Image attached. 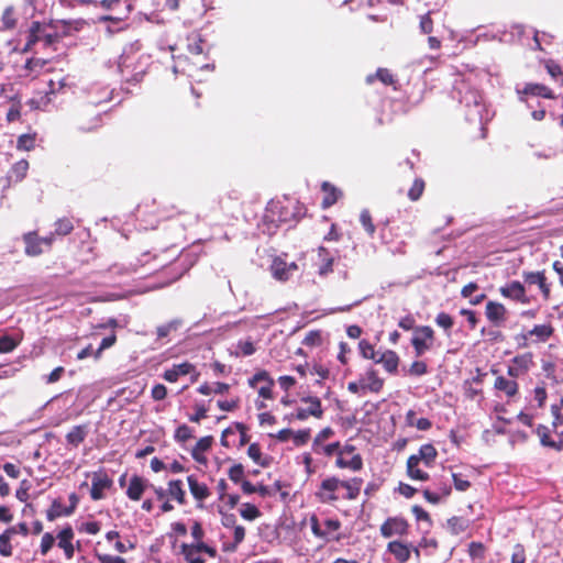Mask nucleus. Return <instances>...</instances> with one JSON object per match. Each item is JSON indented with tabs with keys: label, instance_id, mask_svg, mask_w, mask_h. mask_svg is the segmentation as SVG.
Wrapping results in <instances>:
<instances>
[{
	"label": "nucleus",
	"instance_id": "obj_4",
	"mask_svg": "<svg viewBox=\"0 0 563 563\" xmlns=\"http://www.w3.org/2000/svg\"><path fill=\"white\" fill-rule=\"evenodd\" d=\"M435 332L430 325H419L410 340L416 357H421L424 353L433 349Z\"/></svg>",
	"mask_w": 563,
	"mask_h": 563
},
{
	"label": "nucleus",
	"instance_id": "obj_6",
	"mask_svg": "<svg viewBox=\"0 0 563 563\" xmlns=\"http://www.w3.org/2000/svg\"><path fill=\"white\" fill-rule=\"evenodd\" d=\"M323 413L321 400L318 397H303L291 417L298 420H307L309 418L321 419Z\"/></svg>",
	"mask_w": 563,
	"mask_h": 563
},
{
	"label": "nucleus",
	"instance_id": "obj_59",
	"mask_svg": "<svg viewBox=\"0 0 563 563\" xmlns=\"http://www.w3.org/2000/svg\"><path fill=\"white\" fill-rule=\"evenodd\" d=\"M2 23H3V27L7 30H12L16 26V19L14 16V10L12 8H7L3 11Z\"/></svg>",
	"mask_w": 563,
	"mask_h": 563
},
{
	"label": "nucleus",
	"instance_id": "obj_45",
	"mask_svg": "<svg viewBox=\"0 0 563 563\" xmlns=\"http://www.w3.org/2000/svg\"><path fill=\"white\" fill-rule=\"evenodd\" d=\"M449 530L451 533L457 536L468 528V520L462 517H452L446 522Z\"/></svg>",
	"mask_w": 563,
	"mask_h": 563
},
{
	"label": "nucleus",
	"instance_id": "obj_57",
	"mask_svg": "<svg viewBox=\"0 0 563 563\" xmlns=\"http://www.w3.org/2000/svg\"><path fill=\"white\" fill-rule=\"evenodd\" d=\"M35 146V135L22 134L18 137L16 147L19 150L31 151Z\"/></svg>",
	"mask_w": 563,
	"mask_h": 563
},
{
	"label": "nucleus",
	"instance_id": "obj_36",
	"mask_svg": "<svg viewBox=\"0 0 563 563\" xmlns=\"http://www.w3.org/2000/svg\"><path fill=\"white\" fill-rule=\"evenodd\" d=\"M147 486H148L147 481L135 475L130 479V484L126 489V496L132 500H139V499H141V497Z\"/></svg>",
	"mask_w": 563,
	"mask_h": 563
},
{
	"label": "nucleus",
	"instance_id": "obj_5",
	"mask_svg": "<svg viewBox=\"0 0 563 563\" xmlns=\"http://www.w3.org/2000/svg\"><path fill=\"white\" fill-rule=\"evenodd\" d=\"M249 427L247 424H229L222 431L221 444L227 448H241L249 441Z\"/></svg>",
	"mask_w": 563,
	"mask_h": 563
},
{
	"label": "nucleus",
	"instance_id": "obj_23",
	"mask_svg": "<svg viewBox=\"0 0 563 563\" xmlns=\"http://www.w3.org/2000/svg\"><path fill=\"white\" fill-rule=\"evenodd\" d=\"M525 282L529 285H538L540 288L543 299L549 300L551 295L550 285L547 282V277L543 272H529L523 273Z\"/></svg>",
	"mask_w": 563,
	"mask_h": 563
},
{
	"label": "nucleus",
	"instance_id": "obj_58",
	"mask_svg": "<svg viewBox=\"0 0 563 563\" xmlns=\"http://www.w3.org/2000/svg\"><path fill=\"white\" fill-rule=\"evenodd\" d=\"M85 438V431L80 424L73 428L70 432L67 433V441L73 445H78Z\"/></svg>",
	"mask_w": 563,
	"mask_h": 563
},
{
	"label": "nucleus",
	"instance_id": "obj_47",
	"mask_svg": "<svg viewBox=\"0 0 563 563\" xmlns=\"http://www.w3.org/2000/svg\"><path fill=\"white\" fill-rule=\"evenodd\" d=\"M424 188H426V183L423 179H421V178L415 179L410 189L408 190V198L411 201L419 200L424 191Z\"/></svg>",
	"mask_w": 563,
	"mask_h": 563
},
{
	"label": "nucleus",
	"instance_id": "obj_56",
	"mask_svg": "<svg viewBox=\"0 0 563 563\" xmlns=\"http://www.w3.org/2000/svg\"><path fill=\"white\" fill-rule=\"evenodd\" d=\"M245 538V529L242 526H235L233 528V543L225 547L228 551H235L238 545L244 541Z\"/></svg>",
	"mask_w": 563,
	"mask_h": 563
},
{
	"label": "nucleus",
	"instance_id": "obj_37",
	"mask_svg": "<svg viewBox=\"0 0 563 563\" xmlns=\"http://www.w3.org/2000/svg\"><path fill=\"white\" fill-rule=\"evenodd\" d=\"M554 333V328L551 323L536 324L529 330L530 336H534L533 342L543 343L547 342Z\"/></svg>",
	"mask_w": 563,
	"mask_h": 563
},
{
	"label": "nucleus",
	"instance_id": "obj_49",
	"mask_svg": "<svg viewBox=\"0 0 563 563\" xmlns=\"http://www.w3.org/2000/svg\"><path fill=\"white\" fill-rule=\"evenodd\" d=\"M360 222L364 230L367 232V234L369 236H373L376 231V227L373 222L372 214L367 209L362 210L360 214Z\"/></svg>",
	"mask_w": 563,
	"mask_h": 563
},
{
	"label": "nucleus",
	"instance_id": "obj_35",
	"mask_svg": "<svg viewBox=\"0 0 563 563\" xmlns=\"http://www.w3.org/2000/svg\"><path fill=\"white\" fill-rule=\"evenodd\" d=\"M362 383L365 385L366 390L372 393H379L384 386V379L378 376V373L371 368L364 376L361 377Z\"/></svg>",
	"mask_w": 563,
	"mask_h": 563
},
{
	"label": "nucleus",
	"instance_id": "obj_51",
	"mask_svg": "<svg viewBox=\"0 0 563 563\" xmlns=\"http://www.w3.org/2000/svg\"><path fill=\"white\" fill-rule=\"evenodd\" d=\"M428 373V364L422 360H416L413 361L409 368L408 374L410 376L420 377Z\"/></svg>",
	"mask_w": 563,
	"mask_h": 563
},
{
	"label": "nucleus",
	"instance_id": "obj_32",
	"mask_svg": "<svg viewBox=\"0 0 563 563\" xmlns=\"http://www.w3.org/2000/svg\"><path fill=\"white\" fill-rule=\"evenodd\" d=\"M387 551L393 554L398 563H406L410 559L411 548L401 541H390Z\"/></svg>",
	"mask_w": 563,
	"mask_h": 563
},
{
	"label": "nucleus",
	"instance_id": "obj_25",
	"mask_svg": "<svg viewBox=\"0 0 563 563\" xmlns=\"http://www.w3.org/2000/svg\"><path fill=\"white\" fill-rule=\"evenodd\" d=\"M318 274L321 277L328 276L333 272L334 257L331 255L330 251L324 246H319L318 250Z\"/></svg>",
	"mask_w": 563,
	"mask_h": 563
},
{
	"label": "nucleus",
	"instance_id": "obj_3",
	"mask_svg": "<svg viewBox=\"0 0 563 563\" xmlns=\"http://www.w3.org/2000/svg\"><path fill=\"white\" fill-rule=\"evenodd\" d=\"M271 212L277 216V221L280 223H289L291 221H299L307 214V208L300 201L295 199H285L273 203Z\"/></svg>",
	"mask_w": 563,
	"mask_h": 563
},
{
	"label": "nucleus",
	"instance_id": "obj_29",
	"mask_svg": "<svg viewBox=\"0 0 563 563\" xmlns=\"http://www.w3.org/2000/svg\"><path fill=\"white\" fill-rule=\"evenodd\" d=\"M213 438L211 435L202 437L197 441L195 446L191 449L192 459L199 464H207V457L205 453L211 448Z\"/></svg>",
	"mask_w": 563,
	"mask_h": 563
},
{
	"label": "nucleus",
	"instance_id": "obj_40",
	"mask_svg": "<svg viewBox=\"0 0 563 563\" xmlns=\"http://www.w3.org/2000/svg\"><path fill=\"white\" fill-rule=\"evenodd\" d=\"M362 483L361 478L343 481L342 499H355L361 492Z\"/></svg>",
	"mask_w": 563,
	"mask_h": 563
},
{
	"label": "nucleus",
	"instance_id": "obj_48",
	"mask_svg": "<svg viewBox=\"0 0 563 563\" xmlns=\"http://www.w3.org/2000/svg\"><path fill=\"white\" fill-rule=\"evenodd\" d=\"M358 349L361 352V355L366 360L376 361L378 353L374 349V345L371 344L367 340H361L358 342Z\"/></svg>",
	"mask_w": 563,
	"mask_h": 563
},
{
	"label": "nucleus",
	"instance_id": "obj_8",
	"mask_svg": "<svg viewBox=\"0 0 563 563\" xmlns=\"http://www.w3.org/2000/svg\"><path fill=\"white\" fill-rule=\"evenodd\" d=\"M343 481L336 477L323 479L317 492V497L322 503H333L342 499Z\"/></svg>",
	"mask_w": 563,
	"mask_h": 563
},
{
	"label": "nucleus",
	"instance_id": "obj_10",
	"mask_svg": "<svg viewBox=\"0 0 563 563\" xmlns=\"http://www.w3.org/2000/svg\"><path fill=\"white\" fill-rule=\"evenodd\" d=\"M298 269V265L295 262L287 263L280 256H275L269 266L272 276L279 282H287Z\"/></svg>",
	"mask_w": 563,
	"mask_h": 563
},
{
	"label": "nucleus",
	"instance_id": "obj_52",
	"mask_svg": "<svg viewBox=\"0 0 563 563\" xmlns=\"http://www.w3.org/2000/svg\"><path fill=\"white\" fill-rule=\"evenodd\" d=\"M74 230V224L70 219L63 218L55 222V233L57 235H68Z\"/></svg>",
	"mask_w": 563,
	"mask_h": 563
},
{
	"label": "nucleus",
	"instance_id": "obj_43",
	"mask_svg": "<svg viewBox=\"0 0 563 563\" xmlns=\"http://www.w3.org/2000/svg\"><path fill=\"white\" fill-rule=\"evenodd\" d=\"M451 494V487L448 484H443L439 487L437 492H432L430 489L423 490V496L430 504L437 505L441 501L443 497H446Z\"/></svg>",
	"mask_w": 563,
	"mask_h": 563
},
{
	"label": "nucleus",
	"instance_id": "obj_16",
	"mask_svg": "<svg viewBox=\"0 0 563 563\" xmlns=\"http://www.w3.org/2000/svg\"><path fill=\"white\" fill-rule=\"evenodd\" d=\"M112 479L106 473H93L90 489L91 499H102L104 497V492L109 489L112 486Z\"/></svg>",
	"mask_w": 563,
	"mask_h": 563
},
{
	"label": "nucleus",
	"instance_id": "obj_7",
	"mask_svg": "<svg viewBox=\"0 0 563 563\" xmlns=\"http://www.w3.org/2000/svg\"><path fill=\"white\" fill-rule=\"evenodd\" d=\"M180 553L186 563H205L203 554H208L211 558L217 556V550L203 542L183 543L180 545Z\"/></svg>",
	"mask_w": 563,
	"mask_h": 563
},
{
	"label": "nucleus",
	"instance_id": "obj_12",
	"mask_svg": "<svg viewBox=\"0 0 563 563\" xmlns=\"http://www.w3.org/2000/svg\"><path fill=\"white\" fill-rule=\"evenodd\" d=\"M408 522L401 517H390L380 526V534L384 538L394 536H406L408 533Z\"/></svg>",
	"mask_w": 563,
	"mask_h": 563
},
{
	"label": "nucleus",
	"instance_id": "obj_27",
	"mask_svg": "<svg viewBox=\"0 0 563 563\" xmlns=\"http://www.w3.org/2000/svg\"><path fill=\"white\" fill-rule=\"evenodd\" d=\"M321 190L323 192V198L321 201L322 209H328L332 207L338 200L342 197V191L332 185L329 181H323L321 184Z\"/></svg>",
	"mask_w": 563,
	"mask_h": 563
},
{
	"label": "nucleus",
	"instance_id": "obj_14",
	"mask_svg": "<svg viewBox=\"0 0 563 563\" xmlns=\"http://www.w3.org/2000/svg\"><path fill=\"white\" fill-rule=\"evenodd\" d=\"M333 434L331 428H324L313 440V451L316 453H323L328 456L333 455L340 448V442L335 441L329 444H323L325 440H328Z\"/></svg>",
	"mask_w": 563,
	"mask_h": 563
},
{
	"label": "nucleus",
	"instance_id": "obj_21",
	"mask_svg": "<svg viewBox=\"0 0 563 563\" xmlns=\"http://www.w3.org/2000/svg\"><path fill=\"white\" fill-rule=\"evenodd\" d=\"M56 38V34L44 33V30L40 22H33L30 29L27 46L33 45L37 42H44L46 46H49L53 43H55Z\"/></svg>",
	"mask_w": 563,
	"mask_h": 563
},
{
	"label": "nucleus",
	"instance_id": "obj_53",
	"mask_svg": "<svg viewBox=\"0 0 563 563\" xmlns=\"http://www.w3.org/2000/svg\"><path fill=\"white\" fill-rule=\"evenodd\" d=\"M322 342H323V340H322L321 331L312 330L306 334V336L302 341V344L306 346L313 347V346H320L322 344Z\"/></svg>",
	"mask_w": 563,
	"mask_h": 563
},
{
	"label": "nucleus",
	"instance_id": "obj_61",
	"mask_svg": "<svg viewBox=\"0 0 563 563\" xmlns=\"http://www.w3.org/2000/svg\"><path fill=\"white\" fill-rule=\"evenodd\" d=\"M504 433H505V429L501 424H493L490 429H486L483 432V438L487 443H489L492 441L495 442V435H500Z\"/></svg>",
	"mask_w": 563,
	"mask_h": 563
},
{
	"label": "nucleus",
	"instance_id": "obj_1",
	"mask_svg": "<svg viewBox=\"0 0 563 563\" xmlns=\"http://www.w3.org/2000/svg\"><path fill=\"white\" fill-rule=\"evenodd\" d=\"M249 385L256 390L257 398L255 400L256 409L260 411V422H275L276 417L273 415L272 409L267 410L274 404V386L275 382L268 372L262 369L255 373L250 379Z\"/></svg>",
	"mask_w": 563,
	"mask_h": 563
},
{
	"label": "nucleus",
	"instance_id": "obj_42",
	"mask_svg": "<svg viewBox=\"0 0 563 563\" xmlns=\"http://www.w3.org/2000/svg\"><path fill=\"white\" fill-rule=\"evenodd\" d=\"M75 506L65 507L59 500H54L51 508L46 512V518L49 521H54L58 517L70 516L74 511Z\"/></svg>",
	"mask_w": 563,
	"mask_h": 563
},
{
	"label": "nucleus",
	"instance_id": "obj_13",
	"mask_svg": "<svg viewBox=\"0 0 563 563\" xmlns=\"http://www.w3.org/2000/svg\"><path fill=\"white\" fill-rule=\"evenodd\" d=\"M487 320L496 327H501L508 319V310L504 303L489 300L485 306Z\"/></svg>",
	"mask_w": 563,
	"mask_h": 563
},
{
	"label": "nucleus",
	"instance_id": "obj_17",
	"mask_svg": "<svg viewBox=\"0 0 563 563\" xmlns=\"http://www.w3.org/2000/svg\"><path fill=\"white\" fill-rule=\"evenodd\" d=\"M494 389L497 394H503L507 398L512 399L519 394V384L515 379L497 375L494 380Z\"/></svg>",
	"mask_w": 563,
	"mask_h": 563
},
{
	"label": "nucleus",
	"instance_id": "obj_20",
	"mask_svg": "<svg viewBox=\"0 0 563 563\" xmlns=\"http://www.w3.org/2000/svg\"><path fill=\"white\" fill-rule=\"evenodd\" d=\"M74 530L73 528L67 525L64 527L58 533L56 539L58 540L57 545L64 551V554L67 560H70L74 558L75 554V547L73 544L74 539Z\"/></svg>",
	"mask_w": 563,
	"mask_h": 563
},
{
	"label": "nucleus",
	"instance_id": "obj_9",
	"mask_svg": "<svg viewBox=\"0 0 563 563\" xmlns=\"http://www.w3.org/2000/svg\"><path fill=\"white\" fill-rule=\"evenodd\" d=\"M23 242L25 244V254L29 256H38L44 252L43 246L49 249L53 244V234L46 238H40L36 231L23 234Z\"/></svg>",
	"mask_w": 563,
	"mask_h": 563
},
{
	"label": "nucleus",
	"instance_id": "obj_33",
	"mask_svg": "<svg viewBox=\"0 0 563 563\" xmlns=\"http://www.w3.org/2000/svg\"><path fill=\"white\" fill-rule=\"evenodd\" d=\"M423 464L416 459L409 456L407 460V474L413 481L424 482L429 479L428 473L422 468Z\"/></svg>",
	"mask_w": 563,
	"mask_h": 563
},
{
	"label": "nucleus",
	"instance_id": "obj_15",
	"mask_svg": "<svg viewBox=\"0 0 563 563\" xmlns=\"http://www.w3.org/2000/svg\"><path fill=\"white\" fill-rule=\"evenodd\" d=\"M219 205L225 217L236 218V211H240L242 206L241 196L236 190H232L220 199Z\"/></svg>",
	"mask_w": 563,
	"mask_h": 563
},
{
	"label": "nucleus",
	"instance_id": "obj_62",
	"mask_svg": "<svg viewBox=\"0 0 563 563\" xmlns=\"http://www.w3.org/2000/svg\"><path fill=\"white\" fill-rule=\"evenodd\" d=\"M115 342H117V335H115V333H112L111 335H109V336H107V338L102 339V341H101V343H100V346H99V347H98V350L93 353V357H95L96 360L100 358L101 353H102L104 350H107V349H109V347L113 346V345L115 344Z\"/></svg>",
	"mask_w": 563,
	"mask_h": 563
},
{
	"label": "nucleus",
	"instance_id": "obj_60",
	"mask_svg": "<svg viewBox=\"0 0 563 563\" xmlns=\"http://www.w3.org/2000/svg\"><path fill=\"white\" fill-rule=\"evenodd\" d=\"M54 542H55V537L52 533H49V532L44 533L42 536L41 544H40L41 554L46 555L49 552V550L53 548Z\"/></svg>",
	"mask_w": 563,
	"mask_h": 563
},
{
	"label": "nucleus",
	"instance_id": "obj_24",
	"mask_svg": "<svg viewBox=\"0 0 563 563\" xmlns=\"http://www.w3.org/2000/svg\"><path fill=\"white\" fill-rule=\"evenodd\" d=\"M400 358L398 354L393 350H386L378 353L375 361L376 364L383 365L384 369L389 374H396L398 371Z\"/></svg>",
	"mask_w": 563,
	"mask_h": 563
},
{
	"label": "nucleus",
	"instance_id": "obj_34",
	"mask_svg": "<svg viewBox=\"0 0 563 563\" xmlns=\"http://www.w3.org/2000/svg\"><path fill=\"white\" fill-rule=\"evenodd\" d=\"M29 170V162L26 159H20L14 163L8 172L7 179L11 183H20L22 181Z\"/></svg>",
	"mask_w": 563,
	"mask_h": 563
},
{
	"label": "nucleus",
	"instance_id": "obj_55",
	"mask_svg": "<svg viewBox=\"0 0 563 563\" xmlns=\"http://www.w3.org/2000/svg\"><path fill=\"white\" fill-rule=\"evenodd\" d=\"M194 437V431L188 424H180L175 431V439L179 443H185Z\"/></svg>",
	"mask_w": 563,
	"mask_h": 563
},
{
	"label": "nucleus",
	"instance_id": "obj_22",
	"mask_svg": "<svg viewBox=\"0 0 563 563\" xmlns=\"http://www.w3.org/2000/svg\"><path fill=\"white\" fill-rule=\"evenodd\" d=\"M334 454H338L335 464L340 468L358 471L363 466V461L360 454L346 455V450H338Z\"/></svg>",
	"mask_w": 563,
	"mask_h": 563
},
{
	"label": "nucleus",
	"instance_id": "obj_18",
	"mask_svg": "<svg viewBox=\"0 0 563 563\" xmlns=\"http://www.w3.org/2000/svg\"><path fill=\"white\" fill-rule=\"evenodd\" d=\"M537 433L540 437L542 445L561 450L563 448V440L556 431V428L541 427L539 424Z\"/></svg>",
	"mask_w": 563,
	"mask_h": 563
},
{
	"label": "nucleus",
	"instance_id": "obj_19",
	"mask_svg": "<svg viewBox=\"0 0 563 563\" xmlns=\"http://www.w3.org/2000/svg\"><path fill=\"white\" fill-rule=\"evenodd\" d=\"M277 439L283 442L291 441L296 446L303 445L310 439L309 429L292 430L285 428L277 433Z\"/></svg>",
	"mask_w": 563,
	"mask_h": 563
},
{
	"label": "nucleus",
	"instance_id": "obj_63",
	"mask_svg": "<svg viewBox=\"0 0 563 563\" xmlns=\"http://www.w3.org/2000/svg\"><path fill=\"white\" fill-rule=\"evenodd\" d=\"M18 345V342L10 335L0 336V353H10Z\"/></svg>",
	"mask_w": 563,
	"mask_h": 563
},
{
	"label": "nucleus",
	"instance_id": "obj_54",
	"mask_svg": "<svg viewBox=\"0 0 563 563\" xmlns=\"http://www.w3.org/2000/svg\"><path fill=\"white\" fill-rule=\"evenodd\" d=\"M533 400L538 404V407H543L548 398L547 388L544 382L539 383L532 390Z\"/></svg>",
	"mask_w": 563,
	"mask_h": 563
},
{
	"label": "nucleus",
	"instance_id": "obj_2",
	"mask_svg": "<svg viewBox=\"0 0 563 563\" xmlns=\"http://www.w3.org/2000/svg\"><path fill=\"white\" fill-rule=\"evenodd\" d=\"M189 56H179L178 63L189 76H194L197 71L207 69L209 64L208 57L203 52V41L196 36L194 42L188 45Z\"/></svg>",
	"mask_w": 563,
	"mask_h": 563
},
{
	"label": "nucleus",
	"instance_id": "obj_39",
	"mask_svg": "<svg viewBox=\"0 0 563 563\" xmlns=\"http://www.w3.org/2000/svg\"><path fill=\"white\" fill-rule=\"evenodd\" d=\"M18 533L16 527H10L0 534V554L2 556H11L13 549L11 540Z\"/></svg>",
	"mask_w": 563,
	"mask_h": 563
},
{
	"label": "nucleus",
	"instance_id": "obj_38",
	"mask_svg": "<svg viewBox=\"0 0 563 563\" xmlns=\"http://www.w3.org/2000/svg\"><path fill=\"white\" fill-rule=\"evenodd\" d=\"M189 490L195 499L205 500L209 497L210 493L206 484L198 482L194 475L187 477Z\"/></svg>",
	"mask_w": 563,
	"mask_h": 563
},
{
	"label": "nucleus",
	"instance_id": "obj_28",
	"mask_svg": "<svg viewBox=\"0 0 563 563\" xmlns=\"http://www.w3.org/2000/svg\"><path fill=\"white\" fill-rule=\"evenodd\" d=\"M375 80H379L386 86H393L394 90H397L396 85L398 84V80L388 68L379 67L375 74H369L365 78V82L367 85H372Z\"/></svg>",
	"mask_w": 563,
	"mask_h": 563
},
{
	"label": "nucleus",
	"instance_id": "obj_44",
	"mask_svg": "<svg viewBox=\"0 0 563 563\" xmlns=\"http://www.w3.org/2000/svg\"><path fill=\"white\" fill-rule=\"evenodd\" d=\"M167 494L179 505H184L186 503V494L183 489V482L180 479H173L168 483Z\"/></svg>",
	"mask_w": 563,
	"mask_h": 563
},
{
	"label": "nucleus",
	"instance_id": "obj_26",
	"mask_svg": "<svg viewBox=\"0 0 563 563\" xmlns=\"http://www.w3.org/2000/svg\"><path fill=\"white\" fill-rule=\"evenodd\" d=\"M518 93L541 97L545 99H555L553 90L543 84L528 82L525 85L522 90H518Z\"/></svg>",
	"mask_w": 563,
	"mask_h": 563
},
{
	"label": "nucleus",
	"instance_id": "obj_31",
	"mask_svg": "<svg viewBox=\"0 0 563 563\" xmlns=\"http://www.w3.org/2000/svg\"><path fill=\"white\" fill-rule=\"evenodd\" d=\"M195 371V366L189 362H184L180 364H174L172 368H168L164 372V379L169 383H175L178 380L180 376H185Z\"/></svg>",
	"mask_w": 563,
	"mask_h": 563
},
{
	"label": "nucleus",
	"instance_id": "obj_30",
	"mask_svg": "<svg viewBox=\"0 0 563 563\" xmlns=\"http://www.w3.org/2000/svg\"><path fill=\"white\" fill-rule=\"evenodd\" d=\"M510 363L525 376L527 375L536 365L534 355L532 352H525L521 354H517L510 360Z\"/></svg>",
	"mask_w": 563,
	"mask_h": 563
},
{
	"label": "nucleus",
	"instance_id": "obj_64",
	"mask_svg": "<svg viewBox=\"0 0 563 563\" xmlns=\"http://www.w3.org/2000/svg\"><path fill=\"white\" fill-rule=\"evenodd\" d=\"M468 554L473 560L483 559L485 555V547L481 542H471L468 544Z\"/></svg>",
	"mask_w": 563,
	"mask_h": 563
},
{
	"label": "nucleus",
	"instance_id": "obj_46",
	"mask_svg": "<svg viewBox=\"0 0 563 563\" xmlns=\"http://www.w3.org/2000/svg\"><path fill=\"white\" fill-rule=\"evenodd\" d=\"M434 321H435V324L438 327L442 328L445 331L446 335L450 336L451 330L454 325L453 317L444 311H441L437 314Z\"/></svg>",
	"mask_w": 563,
	"mask_h": 563
},
{
	"label": "nucleus",
	"instance_id": "obj_50",
	"mask_svg": "<svg viewBox=\"0 0 563 563\" xmlns=\"http://www.w3.org/2000/svg\"><path fill=\"white\" fill-rule=\"evenodd\" d=\"M240 515L245 520L253 521L261 516V511L256 506L246 503L242 505L240 509Z\"/></svg>",
	"mask_w": 563,
	"mask_h": 563
},
{
	"label": "nucleus",
	"instance_id": "obj_41",
	"mask_svg": "<svg viewBox=\"0 0 563 563\" xmlns=\"http://www.w3.org/2000/svg\"><path fill=\"white\" fill-rule=\"evenodd\" d=\"M437 450L432 444H423L418 454H413L424 467H430L437 457Z\"/></svg>",
	"mask_w": 563,
	"mask_h": 563
},
{
	"label": "nucleus",
	"instance_id": "obj_11",
	"mask_svg": "<svg viewBox=\"0 0 563 563\" xmlns=\"http://www.w3.org/2000/svg\"><path fill=\"white\" fill-rule=\"evenodd\" d=\"M499 292L504 298L527 305L530 302L527 296L523 284L518 280H512L499 288Z\"/></svg>",
	"mask_w": 563,
	"mask_h": 563
}]
</instances>
